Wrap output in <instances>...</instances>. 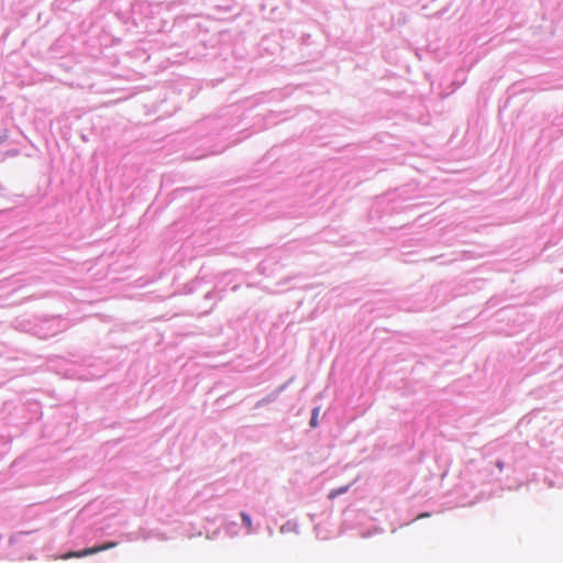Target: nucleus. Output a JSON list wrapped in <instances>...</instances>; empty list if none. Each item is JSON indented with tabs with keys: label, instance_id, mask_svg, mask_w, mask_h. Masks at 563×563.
<instances>
[{
	"label": "nucleus",
	"instance_id": "nucleus-11",
	"mask_svg": "<svg viewBox=\"0 0 563 563\" xmlns=\"http://www.w3.org/2000/svg\"><path fill=\"white\" fill-rule=\"evenodd\" d=\"M223 531L229 537L236 536L238 534V523L234 521L224 523Z\"/></svg>",
	"mask_w": 563,
	"mask_h": 563
},
{
	"label": "nucleus",
	"instance_id": "nucleus-1",
	"mask_svg": "<svg viewBox=\"0 0 563 563\" xmlns=\"http://www.w3.org/2000/svg\"><path fill=\"white\" fill-rule=\"evenodd\" d=\"M241 109L239 106H227L218 110L216 114H209L191 126V136L196 143H200L203 153L196 156L202 158L208 154H217L229 146L227 141L231 132L240 125Z\"/></svg>",
	"mask_w": 563,
	"mask_h": 563
},
{
	"label": "nucleus",
	"instance_id": "nucleus-16",
	"mask_svg": "<svg viewBox=\"0 0 563 563\" xmlns=\"http://www.w3.org/2000/svg\"><path fill=\"white\" fill-rule=\"evenodd\" d=\"M267 534L273 537L274 536V530L272 527H267Z\"/></svg>",
	"mask_w": 563,
	"mask_h": 563
},
{
	"label": "nucleus",
	"instance_id": "nucleus-3",
	"mask_svg": "<svg viewBox=\"0 0 563 563\" xmlns=\"http://www.w3.org/2000/svg\"><path fill=\"white\" fill-rule=\"evenodd\" d=\"M69 328V321L65 317L49 316L36 319L33 333L42 340L53 338Z\"/></svg>",
	"mask_w": 563,
	"mask_h": 563
},
{
	"label": "nucleus",
	"instance_id": "nucleus-20",
	"mask_svg": "<svg viewBox=\"0 0 563 563\" xmlns=\"http://www.w3.org/2000/svg\"><path fill=\"white\" fill-rule=\"evenodd\" d=\"M236 288H238V285H233V287H232V291H235V290H236Z\"/></svg>",
	"mask_w": 563,
	"mask_h": 563
},
{
	"label": "nucleus",
	"instance_id": "nucleus-17",
	"mask_svg": "<svg viewBox=\"0 0 563 563\" xmlns=\"http://www.w3.org/2000/svg\"><path fill=\"white\" fill-rule=\"evenodd\" d=\"M287 385H288V382H287L286 384L282 385V386H279V388H278V393H280V391L285 390V389H286V387H287Z\"/></svg>",
	"mask_w": 563,
	"mask_h": 563
},
{
	"label": "nucleus",
	"instance_id": "nucleus-15",
	"mask_svg": "<svg viewBox=\"0 0 563 563\" xmlns=\"http://www.w3.org/2000/svg\"><path fill=\"white\" fill-rule=\"evenodd\" d=\"M19 154V150L18 148H9V150H4L3 151V155L5 157H14Z\"/></svg>",
	"mask_w": 563,
	"mask_h": 563
},
{
	"label": "nucleus",
	"instance_id": "nucleus-13",
	"mask_svg": "<svg viewBox=\"0 0 563 563\" xmlns=\"http://www.w3.org/2000/svg\"><path fill=\"white\" fill-rule=\"evenodd\" d=\"M320 407H314L311 410V418L309 424L312 429L318 427V417H319Z\"/></svg>",
	"mask_w": 563,
	"mask_h": 563
},
{
	"label": "nucleus",
	"instance_id": "nucleus-19",
	"mask_svg": "<svg viewBox=\"0 0 563 563\" xmlns=\"http://www.w3.org/2000/svg\"><path fill=\"white\" fill-rule=\"evenodd\" d=\"M427 517H429V514H421V515L419 516V518H427Z\"/></svg>",
	"mask_w": 563,
	"mask_h": 563
},
{
	"label": "nucleus",
	"instance_id": "nucleus-4",
	"mask_svg": "<svg viewBox=\"0 0 563 563\" xmlns=\"http://www.w3.org/2000/svg\"><path fill=\"white\" fill-rule=\"evenodd\" d=\"M117 545H118L117 541L108 540L104 543L97 544L93 547H87L82 550H68L67 552H64L63 554L57 556V559L68 560L70 558H87V556L93 555L95 553H98L100 551L110 550Z\"/></svg>",
	"mask_w": 563,
	"mask_h": 563
},
{
	"label": "nucleus",
	"instance_id": "nucleus-14",
	"mask_svg": "<svg viewBox=\"0 0 563 563\" xmlns=\"http://www.w3.org/2000/svg\"><path fill=\"white\" fill-rule=\"evenodd\" d=\"M9 140V131L5 129L0 130V150L3 148L4 143Z\"/></svg>",
	"mask_w": 563,
	"mask_h": 563
},
{
	"label": "nucleus",
	"instance_id": "nucleus-9",
	"mask_svg": "<svg viewBox=\"0 0 563 563\" xmlns=\"http://www.w3.org/2000/svg\"><path fill=\"white\" fill-rule=\"evenodd\" d=\"M384 532L383 528L380 527H377L376 525H372L367 528H364L361 532V536L363 538H369V537H373L377 533L382 534Z\"/></svg>",
	"mask_w": 563,
	"mask_h": 563
},
{
	"label": "nucleus",
	"instance_id": "nucleus-7",
	"mask_svg": "<svg viewBox=\"0 0 563 563\" xmlns=\"http://www.w3.org/2000/svg\"><path fill=\"white\" fill-rule=\"evenodd\" d=\"M31 534H32L31 531L16 532V533L10 536L9 543H10V545L20 544L24 541V539H26Z\"/></svg>",
	"mask_w": 563,
	"mask_h": 563
},
{
	"label": "nucleus",
	"instance_id": "nucleus-2",
	"mask_svg": "<svg viewBox=\"0 0 563 563\" xmlns=\"http://www.w3.org/2000/svg\"><path fill=\"white\" fill-rule=\"evenodd\" d=\"M107 529L108 525L104 520L86 523L84 521V510H81L74 519L73 526H70L69 536L74 538V540L78 541V544H89L92 541L109 534Z\"/></svg>",
	"mask_w": 563,
	"mask_h": 563
},
{
	"label": "nucleus",
	"instance_id": "nucleus-6",
	"mask_svg": "<svg viewBox=\"0 0 563 563\" xmlns=\"http://www.w3.org/2000/svg\"><path fill=\"white\" fill-rule=\"evenodd\" d=\"M279 531L282 534H286V533H290V532L298 534L299 533V525L297 521L290 519V520H287L282 523Z\"/></svg>",
	"mask_w": 563,
	"mask_h": 563
},
{
	"label": "nucleus",
	"instance_id": "nucleus-12",
	"mask_svg": "<svg viewBox=\"0 0 563 563\" xmlns=\"http://www.w3.org/2000/svg\"><path fill=\"white\" fill-rule=\"evenodd\" d=\"M349 489H350V485L347 486H341V487H338L335 489H332L329 494V498L330 499H334V498H338L339 496H342L343 494H346L349 493Z\"/></svg>",
	"mask_w": 563,
	"mask_h": 563
},
{
	"label": "nucleus",
	"instance_id": "nucleus-5",
	"mask_svg": "<svg viewBox=\"0 0 563 563\" xmlns=\"http://www.w3.org/2000/svg\"><path fill=\"white\" fill-rule=\"evenodd\" d=\"M240 516H241L242 527L246 529V533L247 534H254V533H256L258 531L253 526V519H252L251 515H249L245 511H241Z\"/></svg>",
	"mask_w": 563,
	"mask_h": 563
},
{
	"label": "nucleus",
	"instance_id": "nucleus-8",
	"mask_svg": "<svg viewBox=\"0 0 563 563\" xmlns=\"http://www.w3.org/2000/svg\"><path fill=\"white\" fill-rule=\"evenodd\" d=\"M202 280H203L202 277H200V276L196 277V279H194L192 282H190L184 286V292L192 294V292L197 291L198 287L201 286Z\"/></svg>",
	"mask_w": 563,
	"mask_h": 563
},
{
	"label": "nucleus",
	"instance_id": "nucleus-18",
	"mask_svg": "<svg viewBox=\"0 0 563 563\" xmlns=\"http://www.w3.org/2000/svg\"><path fill=\"white\" fill-rule=\"evenodd\" d=\"M141 5H144V3H134L133 4V10L136 9L137 7H141Z\"/></svg>",
	"mask_w": 563,
	"mask_h": 563
},
{
	"label": "nucleus",
	"instance_id": "nucleus-10",
	"mask_svg": "<svg viewBox=\"0 0 563 563\" xmlns=\"http://www.w3.org/2000/svg\"><path fill=\"white\" fill-rule=\"evenodd\" d=\"M222 291L223 289H218L217 287L214 289L208 290L205 292V300H221L222 298Z\"/></svg>",
	"mask_w": 563,
	"mask_h": 563
}]
</instances>
